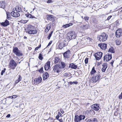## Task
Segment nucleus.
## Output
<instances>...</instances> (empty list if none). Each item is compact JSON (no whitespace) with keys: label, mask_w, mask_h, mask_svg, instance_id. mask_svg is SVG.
I'll return each mask as SVG.
<instances>
[{"label":"nucleus","mask_w":122,"mask_h":122,"mask_svg":"<svg viewBox=\"0 0 122 122\" xmlns=\"http://www.w3.org/2000/svg\"><path fill=\"white\" fill-rule=\"evenodd\" d=\"M49 30L50 29H48V26H47L46 28L45 29V31L46 32H48L49 31Z\"/></svg>","instance_id":"nucleus-48"},{"label":"nucleus","mask_w":122,"mask_h":122,"mask_svg":"<svg viewBox=\"0 0 122 122\" xmlns=\"http://www.w3.org/2000/svg\"><path fill=\"white\" fill-rule=\"evenodd\" d=\"M79 119V116L77 115H75L74 119L75 122H79V121H80Z\"/></svg>","instance_id":"nucleus-25"},{"label":"nucleus","mask_w":122,"mask_h":122,"mask_svg":"<svg viewBox=\"0 0 122 122\" xmlns=\"http://www.w3.org/2000/svg\"><path fill=\"white\" fill-rule=\"evenodd\" d=\"M70 67L72 69H76L77 67V65H75L73 63H71L70 65Z\"/></svg>","instance_id":"nucleus-27"},{"label":"nucleus","mask_w":122,"mask_h":122,"mask_svg":"<svg viewBox=\"0 0 122 122\" xmlns=\"http://www.w3.org/2000/svg\"><path fill=\"white\" fill-rule=\"evenodd\" d=\"M89 18V17L85 16L83 18V19L86 21L85 23H86L87 22H88V20Z\"/></svg>","instance_id":"nucleus-35"},{"label":"nucleus","mask_w":122,"mask_h":122,"mask_svg":"<svg viewBox=\"0 0 122 122\" xmlns=\"http://www.w3.org/2000/svg\"><path fill=\"white\" fill-rule=\"evenodd\" d=\"M104 76L103 73L101 72H98L97 73L96 75L92 77L91 80L92 82H96L97 81L101 78L102 77Z\"/></svg>","instance_id":"nucleus-1"},{"label":"nucleus","mask_w":122,"mask_h":122,"mask_svg":"<svg viewBox=\"0 0 122 122\" xmlns=\"http://www.w3.org/2000/svg\"><path fill=\"white\" fill-rule=\"evenodd\" d=\"M22 79V77L20 75L19 76V77L15 81V83L14 84V85H15L16 84L18 83Z\"/></svg>","instance_id":"nucleus-23"},{"label":"nucleus","mask_w":122,"mask_h":122,"mask_svg":"<svg viewBox=\"0 0 122 122\" xmlns=\"http://www.w3.org/2000/svg\"><path fill=\"white\" fill-rule=\"evenodd\" d=\"M119 98L120 99H121L122 98V95H120L119 96Z\"/></svg>","instance_id":"nucleus-57"},{"label":"nucleus","mask_w":122,"mask_h":122,"mask_svg":"<svg viewBox=\"0 0 122 122\" xmlns=\"http://www.w3.org/2000/svg\"><path fill=\"white\" fill-rule=\"evenodd\" d=\"M85 24L83 25V29L85 30L87 29L89 27V25L88 22L85 23Z\"/></svg>","instance_id":"nucleus-22"},{"label":"nucleus","mask_w":122,"mask_h":122,"mask_svg":"<svg viewBox=\"0 0 122 122\" xmlns=\"http://www.w3.org/2000/svg\"><path fill=\"white\" fill-rule=\"evenodd\" d=\"M38 58L40 60H41L43 59V57L41 53H40L39 54Z\"/></svg>","instance_id":"nucleus-36"},{"label":"nucleus","mask_w":122,"mask_h":122,"mask_svg":"<svg viewBox=\"0 0 122 122\" xmlns=\"http://www.w3.org/2000/svg\"><path fill=\"white\" fill-rule=\"evenodd\" d=\"M59 117V115H57V116H56V119H57V120H58V118Z\"/></svg>","instance_id":"nucleus-61"},{"label":"nucleus","mask_w":122,"mask_h":122,"mask_svg":"<svg viewBox=\"0 0 122 122\" xmlns=\"http://www.w3.org/2000/svg\"><path fill=\"white\" fill-rule=\"evenodd\" d=\"M53 31L52 30L51 31V32L49 34L48 36L47 37V38L48 40H49L51 37L52 35L53 32Z\"/></svg>","instance_id":"nucleus-34"},{"label":"nucleus","mask_w":122,"mask_h":122,"mask_svg":"<svg viewBox=\"0 0 122 122\" xmlns=\"http://www.w3.org/2000/svg\"><path fill=\"white\" fill-rule=\"evenodd\" d=\"M10 114H8L6 116V117H10Z\"/></svg>","instance_id":"nucleus-60"},{"label":"nucleus","mask_w":122,"mask_h":122,"mask_svg":"<svg viewBox=\"0 0 122 122\" xmlns=\"http://www.w3.org/2000/svg\"><path fill=\"white\" fill-rule=\"evenodd\" d=\"M108 52H111V53H115V51H114L113 47H111L109 48L108 51Z\"/></svg>","instance_id":"nucleus-29"},{"label":"nucleus","mask_w":122,"mask_h":122,"mask_svg":"<svg viewBox=\"0 0 122 122\" xmlns=\"http://www.w3.org/2000/svg\"><path fill=\"white\" fill-rule=\"evenodd\" d=\"M20 22H21V23H27V21L26 20H21L20 21Z\"/></svg>","instance_id":"nucleus-42"},{"label":"nucleus","mask_w":122,"mask_h":122,"mask_svg":"<svg viewBox=\"0 0 122 122\" xmlns=\"http://www.w3.org/2000/svg\"><path fill=\"white\" fill-rule=\"evenodd\" d=\"M85 58V60L84 61H88L89 58L88 57H86L85 58V57H84L83 58V59Z\"/></svg>","instance_id":"nucleus-50"},{"label":"nucleus","mask_w":122,"mask_h":122,"mask_svg":"<svg viewBox=\"0 0 122 122\" xmlns=\"http://www.w3.org/2000/svg\"><path fill=\"white\" fill-rule=\"evenodd\" d=\"M108 37L107 34L103 32L98 36L97 38L100 41H104L107 39Z\"/></svg>","instance_id":"nucleus-4"},{"label":"nucleus","mask_w":122,"mask_h":122,"mask_svg":"<svg viewBox=\"0 0 122 122\" xmlns=\"http://www.w3.org/2000/svg\"><path fill=\"white\" fill-rule=\"evenodd\" d=\"M80 118V120L81 121L82 120H84L85 119V116L83 115H81L79 116Z\"/></svg>","instance_id":"nucleus-33"},{"label":"nucleus","mask_w":122,"mask_h":122,"mask_svg":"<svg viewBox=\"0 0 122 122\" xmlns=\"http://www.w3.org/2000/svg\"><path fill=\"white\" fill-rule=\"evenodd\" d=\"M9 21L6 19L4 22L1 23V25L4 27H6L9 25Z\"/></svg>","instance_id":"nucleus-20"},{"label":"nucleus","mask_w":122,"mask_h":122,"mask_svg":"<svg viewBox=\"0 0 122 122\" xmlns=\"http://www.w3.org/2000/svg\"><path fill=\"white\" fill-rule=\"evenodd\" d=\"M50 67V61H47L44 66L45 69L46 70H47L49 69Z\"/></svg>","instance_id":"nucleus-21"},{"label":"nucleus","mask_w":122,"mask_h":122,"mask_svg":"<svg viewBox=\"0 0 122 122\" xmlns=\"http://www.w3.org/2000/svg\"><path fill=\"white\" fill-rule=\"evenodd\" d=\"M41 47V44H40L38 46L36 47L35 49V51H36V50H38Z\"/></svg>","instance_id":"nucleus-39"},{"label":"nucleus","mask_w":122,"mask_h":122,"mask_svg":"<svg viewBox=\"0 0 122 122\" xmlns=\"http://www.w3.org/2000/svg\"><path fill=\"white\" fill-rule=\"evenodd\" d=\"M61 114L59 112L58 113V115H59V116H61Z\"/></svg>","instance_id":"nucleus-64"},{"label":"nucleus","mask_w":122,"mask_h":122,"mask_svg":"<svg viewBox=\"0 0 122 122\" xmlns=\"http://www.w3.org/2000/svg\"><path fill=\"white\" fill-rule=\"evenodd\" d=\"M52 0H48L47 1V2L48 3H51L52 2Z\"/></svg>","instance_id":"nucleus-53"},{"label":"nucleus","mask_w":122,"mask_h":122,"mask_svg":"<svg viewBox=\"0 0 122 122\" xmlns=\"http://www.w3.org/2000/svg\"><path fill=\"white\" fill-rule=\"evenodd\" d=\"M112 15H110L109 16H108V17L107 18V19H106L107 20H109L112 17Z\"/></svg>","instance_id":"nucleus-45"},{"label":"nucleus","mask_w":122,"mask_h":122,"mask_svg":"<svg viewBox=\"0 0 122 122\" xmlns=\"http://www.w3.org/2000/svg\"><path fill=\"white\" fill-rule=\"evenodd\" d=\"M47 26H48V28L50 30V29L51 28V25H48Z\"/></svg>","instance_id":"nucleus-56"},{"label":"nucleus","mask_w":122,"mask_h":122,"mask_svg":"<svg viewBox=\"0 0 122 122\" xmlns=\"http://www.w3.org/2000/svg\"><path fill=\"white\" fill-rule=\"evenodd\" d=\"M115 35L117 38L120 37L122 35V30L120 28L117 30L116 31Z\"/></svg>","instance_id":"nucleus-8"},{"label":"nucleus","mask_w":122,"mask_h":122,"mask_svg":"<svg viewBox=\"0 0 122 122\" xmlns=\"http://www.w3.org/2000/svg\"><path fill=\"white\" fill-rule=\"evenodd\" d=\"M92 108L93 109L96 111H98L100 108L99 105L97 104L92 105Z\"/></svg>","instance_id":"nucleus-15"},{"label":"nucleus","mask_w":122,"mask_h":122,"mask_svg":"<svg viewBox=\"0 0 122 122\" xmlns=\"http://www.w3.org/2000/svg\"><path fill=\"white\" fill-rule=\"evenodd\" d=\"M60 111L63 114L64 113V112L63 109H60Z\"/></svg>","instance_id":"nucleus-54"},{"label":"nucleus","mask_w":122,"mask_h":122,"mask_svg":"<svg viewBox=\"0 0 122 122\" xmlns=\"http://www.w3.org/2000/svg\"><path fill=\"white\" fill-rule=\"evenodd\" d=\"M46 17L47 19L50 21H53L55 20L54 17L52 15H47Z\"/></svg>","instance_id":"nucleus-16"},{"label":"nucleus","mask_w":122,"mask_h":122,"mask_svg":"<svg viewBox=\"0 0 122 122\" xmlns=\"http://www.w3.org/2000/svg\"><path fill=\"white\" fill-rule=\"evenodd\" d=\"M6 18L8 20H10V13L9 12H6Z\"/></svg>","instance_id":"nucleus-30"},{"label":"nucleus","mask_w":122,"mask_h":122,"mask_svg":"<svg viewBox=\"0 0 122 122\" xmlns=\"http://www.w3.org/2000/svg\"><path fill=\"white\" fill-rule=\"evenodd\" d=\"M16 65L17 64L15 61H10L9 63V67L11 69H14Z\"/></svg>","instance_id":"nucleus-10"},{"label":"nucleus","mask_w":122,"mask_h":122,"mask_svg":"<svg viewBox=\"0 0 122 122\" xmlns=\"http://www.w3.org/2000/svg\"><path fill=\"white\" fill-rule=\"evenodd\" d=\"M116 44L117 45H119L121 44V41L118 39L115 41Z\"/></svg>","instance_id":"nucleus-32"},{"label":"nucleus","mask_w":122,"mask_h":122,"mask_svg":"<svg viewBox=\"0 0 122 122\" xmlns=\"http://www.w3.org/2000/svg\"><path fill=\"white\" fill-rule=\"evenodd\" d=\"M98 46L100 47L101 49L104 50L106 49L107 47V44L105 43H100L98 44Z\"/></svg>","instance_id":"nucleus-13"},{"label":"nucleus","mask_w":122,"mask_h":122,"mask_svg":"<svg viewBox=\"0 0 122 122\" xmlns=\"http://www.w3.org/2000/svg\"><path fill=\"white\" fill-rule=\"evenodd\" d=\"M38 71L41 73H43V67H41L40 69L38 70Z\"/></svg>","instance_id":"nucleus-38"},{"label":"nucleus","mask_w":122,"mask_h":122,"mask_svg":"<svg viewBox=\"0 0 122 122\" xmlns=\"http://www.w3.org/2000/svg\"><path fill=\"white\" fill-rule=\"evenodd\" d=\"M61 69V67L60 65L57 64L54 66L53 69V70L55 72H56L58 73L60 72Z\"/></svg>","instance_id":"nucleus-7"},{"label":"nucleus","mask_w":122,"mask_h":122,"mask_svg":"<svg viewBox=\"0 0 122 122\" xmlns=\"http://www.w3.org/2000/svg\"><path fill=\"white\" fill-rule=\"evenodd\" d=\"M92 121L93 122H97V119L96 118H93L92 119Z\"/></svg>","instance_id":"nucleus-43"},{"label":"nucleus","mask_w":122,"mask_h":122,"mask_svg":"<svg viewBox=\"0 0 122 122\" xmlns=\"http://www.w3.org/2000/svg\"><path fill=\"white\" fill-rule=\"evenodd\" d=\"M87 39L89 41H91V40H92V39L89 37H87Z\"/></svg>","instance_id":"nucleus-58"},{"label":"nucleus","mask_w":122,"mask_h":122,"mask_svg":"<svg viewBox=\"0 0 122 122\" xmlns=\"http://www.w3.org/2000/svg\"><path fill=\"white\" fill-rule=\"evenodd\" d=\"M73 84H77L78 83V82L77 81H75L72 82Z\"/></svg>","instance_id":"nucleus-51"},{"label":"nucleus","mask_w":122,"mask_h":122,"mask_svg":"<svg viewBox=\"0 0 122 122\" xmlns=\"http://www.w3.org/2000/svg\"><path fill=\"white\" fill-rule=\"evenodd\" d=\"M52 41H51L49 43L48 45L46 47L48 46H50L52 43Z\"/></svg>","instance_id":"nucleus-49"},{"label":"nucleus","mask_w":122,"mask_h":122,"mask_svg":"<svg viewBox=\"0 0 122 122\" xmlns=\"http://www.w3.org/2000/svg\"><path fill=\"white\" fill-rule=\"evenodd\" d=\"M42 80V79L41 77H39L34 80V83L36 85H37L40 83Z\"/></svg>","instance_id":"nucleus-14"},{"label":"nucleus","mask_w":122,"mask_h":122,"mask_svg":"<svg viewBox=\"0 0 122 122\" xmlns=\"http://www.w3.org/2000/svg\"><path fill=\"white\" fill-rule=\"evenodd\" d=\"M71 54L70 51L69 50H68L63 54V56L64 58L68 59L69 58Z\"/></svg>","instance_id":"nucleus-11"},{"label":"nucleus","mask_w":122,"mask_h":122,"mask_svg":"<svg viewBox=\"0 0 122 122\" xmlns=\"http://www.w3.org/2000/svg\"><path fill=\"white\" fill-rule=\"evenodd\" d=\"M60 59H59V57H56L55 59V61H59V60Z\"/></svg>","instance_id":"nucleus-47"},{"label":"nucleus","mask_w":122,"mask_h":122,"mask_svg":"<svg viewBox=\"0 0 122 122\" xmlns=\"http://www.w3.org/2000/svg\"><path fill=\"white\" fill-rule=\"evenodd\" d=\"M49 77V74L47 72L44 73L42 75V77L43 80H45Z\"/></svg>","instance_id":"nucleus-17"},{"label":"nucleus","mask_w":122,"mask_h":122,"mask_svg":"<svg viewBox=\"0 0 122 122\" xmlns=\"http://www.w3.org/2000/svg\"><path fill=\"white\" fill-rule=\"evenodd\" d=\"M95 67H93L92 69V71L90 72V74L91 75H92L94 74L96 72V70L95 69Z\"/></svg>","instance_id":"nucleus-28"},{"label":"nucleus","mask_w":122,"mask_h":122,"mask_svg":"<svg viewBox=\"0 0 122 122\" xmlns=\"http://www.w3.org/2000/svg\"><path fill=\"white\" fill-rule=\"evenodd\" d=\"M30 18H36V17H35L33 15H31Z\"/></svg>","instance_id":"nucleus-55"},{"label":"nucleus","mask_w":122,"mask_h":122,"mask_svg":"<svg viewBox=\"0 0 122 122\" xmlns=\"http://www.w3.org/2000/svg\"><path fill=\"white\" fill-rule=\"evenodd\" d=\"M17 97L16 95H13L11 96V99L15 98H16Z\"/></svg>","instance_id":"nucleus-46"},{"label":"nucleus","mask_w":122,"mask_h":122,"mask_svg":"<svg viewBox=\"0 0 122 122\" xmlns=\"http://www.w3.org/2000/svg\"><path fill=\"white\" fill-rule=\"evenodd\" d=\"M6 70V69L5 68H4L3 70H2L1 72V75H3L4 73L5 72V71Z\"/></svg>","instance_id":"nucleus-44"},{"label":"nucleus","mask_w":122,"mask_h":122,"mask_svg":"<svg viewBox=\"0 0 122 122\" xmlns=\"http://www.w3.org/2000/svg\"><path fill=\"white\" fill-rule=\"evenodd\" d=\"M73 25L72 23H70L69 24H66L65 25H63L62 26V27L65 28H67L70 27L72 25Z\"/></svg>","instance_id":"nucleus-24"},{"label":"nucleus","mask_w":122,"mask_h":122,"mask_svg":"<svg viewBox=\"0 0 122 122\" xmlns=\"http://www.w3.org/2000/svg\"><path fill=\"white\" fill-rule=\"evenodd\" d=\"M58 120L60 122H62V121H63L62 119V118H61L60 119H59Z\"/></svg>","instance_id":"nucleus-63"},{"label":"nucleus","mask_w":122,"mask_h":122,"mask_svg":"<svg viewBox=\"0 0 122 122\" xmlns=\"http://www.w3.org/2000/svg\"><path fill=\"white\" fill-rule=\"evenodd\" d=\"M10 14L12 16L15 17H17L20 16L19 13L14 10L10 13Z\"/></svg>","instance_id":"nucleus-12"},{"label":"nucleus","mask_w":122,"mask_h":122,"mask_svg":"<svg viewBox=\"0 0 122 122\" xmlns=\"http://www.w3.org/2000/svg\"><path fill=\"white\" fill-rule=\"evenodd\" d=\"M64 76H67L68 75V73H66L64 74Z\"/></svg>","instance_id":"nucleus-59"},{"label":"nucleus","mask_w":122,"mask_h":122,"mask_svg":"<svg viewBox=\"0 0 122 122\" xmlns=\"http://www.w3.org/2000/svg\"><path fill=\"white\" fill-rule=\"evenodd\" d=\"M27 31H25L27 32L30 34H34L37 32V30H35L34 26L31 25H28L27 28Z\"/></svg>","instance_id":"nucleus-3"},{"label":"nucleus","mask_w":122,"mask_h":122,"mask_svg":"<svg viewBox=\"0 0 122 122\" xmlns=\"http://www.w3.org/2000/svg\"><path fill=\"white\" fill-rule=\"evenodd\" d=\"M13 52L17 56L16 60L18 61L20 60V59L19 58L20 56H22L23 55L22 52L19 50L17 47L15 46L13 47Z\"/></svg>","instance_id":"nucleus-2"},{"label":"nucleus","mask_w":122,"mask_h":122,"mask_svg":"<svg viewBox=\"0 0 122 122\" xmlns=\"http://www.w3.org/2000/svg\"><path fill=\"white\" fill-rule=\"evenodd\" d=\"M58 47L59 49L60 50L62 49L63 48V47L62 46V45L61 44V43H60V44H59L58 46Z\"/></svg>","instance_id":"nucleus-40"},{"label":"nucleus","mask_w":122,"mask_h":122,"mask_svg":"<svg viewBox=\"0 0 122 122\" xmlns=\"http://www.w3.org/2000/svg\"><path fill=\"white\" fill-rule=\"evenodd\" d=\"M60 65L61 68H64L65 66L66 65L64 62H63L62 61H61V63L60 64Z\"/></svg>","instance_id":"nucleus-31"},{"label":"nucleus","mask_w":122,"mask_h":122,"mask_svg":"<svg viewBox=\"0 0 122 122\" xmlns=\"http://www.w3.org/2000/svg\"><path fill=\"white\" fill-rule=\"evenodd\" d=\"M103 55V53L101 52H98L95 53L94 56L96 60H99L101 58Z\"/></svg>","instance_id":"nucleus-6"},{"label":"nucleus","mask_w":122,"mask_h":122,"mask_svg":"<svg viewBox=\"0 0 122 122\" xmlns=\"http://www.w3.org/2000/svg\"><path fill=\"white\" fill-rule=\"evenodd\" d=\"M15 11L18 12H20L21 10V8L19 6H17L15 8Z\"/></svg>","instance_id":"nucleus-26"},{"label":"nucleus","mask_w":122,"mask_h":122,"mask_svg":"<svg viewBox=\"0 0 122 122\" xmlns=\"http://www.w3.org/2000/svg\"><path fill=\"white\" fill-rule=\"evenodd\" d=\"M76 37V35L74 31H71L67 34V38L70 40L75 39Z\"/></svg>","instance_id":"nucleus-5"},{"label":"nucleus","mask_w":122,"mask_h":122,"mask_svg":"<svg viewBox=\"0 0 122 122\" xmlns=\"http://www.w3.org/2000/svg\"><path fill=\"white\" fill-rule=\"evenodd\" d=\"M102 72H104L107 67V64L106 63H103L102 65Z\"/></svg>","instance_id":"nucleus-18"},{"label":"nucleus","mask_w":122,"mask_h":122,"mask_svg":"<svg viewBox=\"0 0 122 122\" xmlns=\"http://www.w3.org/2000/svg\"><path fill=\"white\" fill-rule=\"evenodd\" d=\"M87 122H92V120L91 119H88L87 121Z\"/></svg>","instance_id":"nucleus-52"},{"label":"nucleus","mask_w":122,"mask_h":122,"mask_svg":"<svg viewBox=\"0 0 122 122\" xmlns=\"http://www.w3.org/2000/svg\"><path fill=\"white\" fill-rule=\"evenodd\" d=\"M112 54H110L109 53H107V55L106 54L103 57V60L104 61H109L111 59H112Z\"/></svg>","instance_id":"nucleus-9"},{"label":"nucleus","mask_w":122,"mask_h":122,"mask_svg":"<svg viewBox=\"0 0 122 122\" xmlns=\"http://www.w3.org/2000/svg\"><path fill=\"white\" fill-rule=\"evenodd\" d=\"M61 45L63 48V47L65 46H66L67 45V44H66V43H64V41L62 43H61Z\"/></svg>","instance_id":"nucleus-37"},{"label":"nucleus","mask_w":122,"mask_h":122,"mask_svg":"<svg viewBox=\"0 0 122 122\" xmlns=\"http://www.w3.org/2000/svg\"><path fill=\"white\" fill-rule=\"evenodd\" d=\"M6 4L4 1H1L0 2V7L5 9Z\"/></svg>","instance_id":"nucleus-19"},{"label":"nucleus","mask_w":122,"mask_h":122,"mask_svg":"<svg viewBox=\"0 0 122 122\" xmlns=\"http://www.w3.org/2000/svg\"><path fill=\"white\" fill-rule=\"evenodd\" d=\"M31 15V14L29 13H28L26 14H25V16L27 17L30 18Z\"/></svg>","instance_id":"nucleus-41"},{"label":"nucleus","mask_w":122,"mask_h":122,"mask_svg":"<svg viewBox=\"0 0 122 122\" xmlns=\"http://www.w3.org/2000/svg\"><path fill=\"white\" fill-rule=\"evenodd\" d=\"M114 61H111L110 63V64L112 66H113V65Z\"/></svg>","instance_id":"nucleus-62"}]
</instances>
